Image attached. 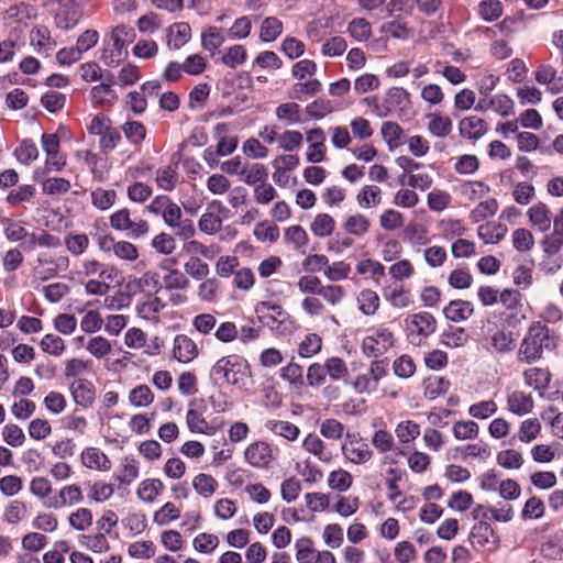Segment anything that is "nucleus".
Masks as SVG:
<instances>
[{"label": "nucleus", "instance_id": "obj_1", "mask_svg": "<svg viewBox=\"0 0 563 563\" xmlns=\"http://www.w3.org/2000/svg\"><path fill=\"white\" fill-rule=\"evenodd\" d=\"M558 346V339L542 322H532L525 334L517 357L520 363L533 364L543 357L544 351L552 352Z\"/></svg>", "mask_w": 563, "mask_h": 563}, {"label": "nucleus", "instance_id": "obj_2", "mask_svg": "<svg viewBox=\"0 0 563 563\" xmlns=\"http://www.w3.org/2000/svg\"><path fill=\"white\" fill-rule=\"evenodd\" d=\"M251 375V368L245 358L231 354L219 358L209 372V378L213 386L227 383L233 386H242Z\"/></svg>", "mask_w": 563, "mask_h": 563}, {"label": "nucleus", "instance_id": "obj_3", "mask_svg": "<svg viewBox=\"0 0 563 563\" xmlns=\"http://www.w3.org/2000/svg\"><path fill=\"white\" fill-rule=\"evenodd\" d=\"M88 132L99 136V147L106 154L114 150L121 142L120 130L114 128L111 120L102 114L92 118Z\"/></svg>", "mask_w": 563, "mask_h": 563}, {"label": "nucleus", "instance_id": "obj_4", "mask_svg": "<svg viewBox=\"0 0 563 563\" xmlns=\"http://www.w3.org/2000/svg\"><path fill=\"white\" fill-rule=\"evenodd\" d=\"M408 338L412 344L419 345L422 339L428 338L437 330L435 318L427 311L408 316L405 320Z\"/></svg>", "mask_w": 563, "mask_h": 563}, {"label": "nucleus", "instance_id": "obj_5", "mask_svg": "<svg viewBox=\"0 0 563 563\" xmlns=\"http://www.w3.org/2000/svg\"><path fill=\"white\" fill-rule=\"evenodd\" d=\"M394 345V334L387 328H377L362 341V352L367 357H378Z\"/></svg>", "mask_w": 563, "mask_h": 563}, {"label": "nucleus", "instance_id": "obj_6", "mask_svg": "<svg viewBox=\"0 0 563 563\" xmlns=\"http://www.w3.org/2000/svg\"><path fill=\"white\" fill-rule=\"evenodd\" d=\"M110 225L117 231H128L131 239H140L148 232L147 221L140 219L131 220V212L128 208H122L110 216Z\"/></svg>", "mask_w": 563, "mask_h": 563}, {"label": "nucleus", "instance_id": "obj_7", "mask_svg": "<svg viewBox=\"0 0 563 563\" xmlns=\"http://www.w3.org/2000/svg\"><path fill=\"white\" fill-rule=\"evenodd\" d=\"M388 362L386 360H375L371 363L367 373L358 375L353 383L354 390L357 394H371L378 387L379 380L387 373Z\"/></svg>", "mask_w": 563, "mask_h": 563}, {"label": "nucleus", "instance_id": "obj_8", "mask_svg": "<svg viewBox=\"0 0 563 563\" xmlns=\"http://www.w3.org/2000/svg\"><path fill=\"white\" fill-rule=\"evenodd\" d=\"M96 241L102 252H113L114 255L124 261H135L139 257L137 249L128 241L115 242L110 234H97Z\"/></svg>", "mask_w": 563, "mask_h": 563}, {"label": "nucleus", "instance_id": "obj_9", "mask_svg": "<svg viewBox=\"0 0 563 563\" xmlns=\"http://www.w3.org/2000/svg\"><path fill=\"white\" fill-rule=\"evenodd\" d=\"M128 56L126 42L125 40H119L109 37L103 41V48L101 53V60L110 67L118 66Z\"/></svg>", "mask_w": 563, "mask_h": 563}, {"label": "nucleus", "instance_id": "obj_10", "mask_svg": "<svg viewBox=\"0 0 563 563\" xmlns=\"http://www.w3.org/2000/svg\"><path fill=\"white\" fill-rule=\"evenodd\" d=\"M69 390L77 406L82 408H89L92 406L96 398V391L95 386L90 380L85 378L76 379L70 384Z\"/></svg>", "mask_w": 563, "mask_h": 563}, {"label": "nucleus", "instance_id": "obj_11", "mask_svg": "<svg viewBox=\"0 0 563 563\" xmlns=\"http://www.w3.org/2000/svg\"><path fill=\"white\" fill-rule=\"evenodd\" d=\"M82 500L81 489L78 485L71 484L64 486L58 495L49 498L45 506L48 508L59 509L65 506H73L79 504Z\"/></svg>", "mask_w": 563, "mask_h": 563}, {"label": "nucleus", "instance_id": "obj_12", "mask_svg": "<svg viewBox=\"0 0 563 563\" xmlns=\"http://www.w3.org/2000/svg\"><path fill=\"white\" fill-rule=\"evenodd\" d=\"M343 455L354 464H364L371 460L373 452L362 439H353L342 445Z\"/></svg>", "mask_w": 563, "mask_h": 563}, {"label": "nucleus", "instance_id": "obj_13", "mask_svg": "<svg viewBox=\"0 0 563 563\" xmlns=\"http://www.w3.org/2000/svg\"><path fill=\"white\" fill-rule=\"evenodd\" d=\"M80 12L75 0H67L62 3L55 14V24L62 30L73 29L79 21Z\"/></svg>", "mask_w": 563, "mask_h": 563}, {"label": "nucleus", "instance_id": "obj_14", "mask_svg": "<svg viewBox=\"0 0 563 563\" xmlns=\"http://www.w3.org/2000/svg\"><path fill=\"white\" fill-rule=\"evenodd\" d=\"M487 130L486 121L476 115L466 117L459 123L461 136L470 140H479L487 133Z\"/></svg>", "mask_w": 563, "mask_h": 563}, {"label": "nucleus", "instance_id": "obj_15", "mask_svg": "<svg viewBox=\"0 0 563 563\" xmlns=\"http://www.w3.org/2000/svg\"><path fill=\"white\" fill-rule=\"evenodd\" d=\"M198 354V349L192 339L186 334H177L174 339L173 356L175 360L188 363Z\"/></svg>", "mask_w": 563, "mask_h": 563}, {"label": "nucleus", "instance_id": "obj_16", "mask_svg": "<svg viewBox=\"0 0 563 563\" xmlns=\"http://www.w3.org/2000/svg\"><path fill=\"white\" fill-rule=\"evenodd\" d=\"M245 459L252 466H267L272 460L271 446L263 441L254 442L246 448Z\"/></svg>", "mask_w": 563, "mask_h": 563}, {"label": "nucleus", "instance_id": "obj_17", "mask_svg": "<svg viewBox=\"0 0 563 563\" xmlns=\"http://www.w3.org/2000/svg\"><path fill=\"white\" fill-rule=\"evenodd\" d=\"M30 40L36 52L45 56H48L56 46V42L51 37L48 29L43 25L32 29Z\"/></svg>", "mask_w": 563, "mask_h": 563}, {"label": "nucleus", "instance_id": "obj_18", "mask_svg": "<svg viewBox=\"0 0 563 563\" xmlns=\"http://www.w3.org/2000/svg\"><path fill=\"white\" fill-rule=\"evenodd\" d=\"M474 313V307L471 301L463 299L451 300L443 309L445 318L452 322H462L467 320Z\"/></svg>", "mask_w": 563, "mask_h": 563}, {"label": "nucleus", "instance_id": "obj_19", "mask_svg": "<svg viewBox=\"0 0 563 563\" xmlns=\"http://www.w3.org/2000/svg\"><path fill=\"white\" fill-rule=\"evenodd\" d=\"M527 216L532 225L541 232H547L551 227V210L544 202H538L529 208Z\"/></svg>", "mask_w": 563, "mask_h": 563}, {"label": "nucleus", "instance_id": "obj_20", "mask_svg": "<svg viewBox=\"0 0 563 563\" xmlns=\"http://www.w3.org/2000/svg\"><path fill=\"white\" fill-rule=\"evenodd\" d=\"M82 464L92 470L109 471L111 462L109 457L97 448H88L81 453Z\"/></svg>", "mask_w": 563, "mask_h": 563}, {"label": "nucleus", "instance_id": "obj_21", "mask_svg": "<svg viewBox=\"0 0 563 563\" xmlns=\"http://www.w3.org/2000/svg\"><path fill=\"white\" fill-rule=\"evenodd\" d=\"M551 373L548 368L531 367L523 372L526 385L537 390H547L551 383Z\"/></svg>", "mask_w": 563, "mask_h": 563}, {"label": "nucleus", "instance_id": "obj_22", "mask_svg": "<svg viewBox=\"0 0 563 563\" xmlns=\"http://www.w3.org/2000/svg\"><path fill=\"white\" fill-rule=\"evenodd\" d=\"M191 36L190 25L186 22H177L167 29V44L174 49L184 46Z\"/></svg>", "mask_w": 563, "mask_h": 563}, {"label": "nucleus", "instance_id": "obj_23", "mask_svg": "<svg viewBox=\"0 0 563 563\" xmlns=\"http://www.w3.org/2000/svg\"><path fill=\"white\" fill-rule=\"evenodd\" d=\"M380 33L390 34L393 38L406 41L411 37L412 30L408 26V23L399 15L395 16L394 20L385 22L380 26Z\"/></svg>", "mask_w": 563, "mask_h": 563}, {"label": "nucleus", "instance_id": "obj_24", "mask_svg": "<svg viewBox=\"0 0 563 563\" xmlns=\"http://www.w3.org/2000/svg\"><path fill=\"white\" fill-rule=\"evenodd\" d=\"M509 410L518 416L529 413L533 408V399L523 391H514L508 396Z\"/></svg>", "mask_w": 563, "mask_h": 563}, {"label": "nucleus", "instance_id": "obj_25", "mask_svg": "<svg viewBox=\"0 0 563 563\" xmlns=\"http://www.w3.org/2000/svg\"><path fill=\"white\" fill-rule=\"evenodd\" d=\"M494 530L488 522L481 520L476 523L470 533V541L476 550L484 549L493 537Z\"/></svg>", "mask_w": 563, "mask_h": 563}, {"label": "nucleus", "instance_id": "obj_26", "mask_svg": "<svg viewBox=\"0 0 563 563\" xmlns=\"http://www.w3.org/2000/svg\"><path fill=\"white\" fill-rule=\"evenodd\" d=\"M120 484L129 485L139 477V462L133 456H125L114 475Z\"/></svg>", "mask_w": 563, "mask_h": 563}, {"label": "nucleus", "instance_id": "obj_27", "mask_svg": "<svg viewBox=\"0 0 563 563\" xmlns=\"http://www.w3.org/2000/svg\"><path fill=\"white\" fill-rule=\"evenodd\" d=\"M296 560L298 563H314L318 550L309 537H301L295 542Z\"/></svg>", "mask_w": 563, "mask_h": 563}, {"label": "nucleus", "instance_id": "obj_28", "mask_svg": "<svg viewBox=\"0 0 563 563\" xmlns=\"http://www.w3.org/2000/svg\"><path fill=\"white\" fill-rule=\"evenodd\" d=\"M369 225V220L365 216L356 213L346 217L342 228L346 233L351 235L362 236L368 232Z\"/></svg>", "mask_w": 563, "mask_h": 563}, {"label": "nucleus", "instance_id": "obj_29", "mask_svg": "<svg viewBox=\"0 0 563 563\" xmlns=\"http://www.w3.org/2000/svg\"><path fill=\"white\" fill-rule=\"evenodd\" d=\"M165 486L158 478H150L141 482L137 488V496L145 503H153L164 490Z\"/></svg>", "mask_w": 563, "mask_h": 563}, {"label": "nucleus", "instance_id": "obj_30", "mask_svg": "<svg viewBox=\"0 0 563 563\" xmlns=\"http://www.w3.org/2000/svg\"><path fill=\"white\" fill-rule=\"evenodd\" d=\"M268 176L267 168L265 165L254 163L245 165L240 172V178L247 185H254L260 181H264Z\"/></svg>", "mask_w": 563, "mask_h": 563}, {"label": "nucleus", "instance_id": "obj_31", "mask_svg": "<svg viewBox=\"0 0 563 563\" xmlns=\"http://www.w3.org/2000/svg\"><path fill=\"white\" fill-rule=\"evenodd\" d=\"M265 427L273 433L280 435L289 441H295L299 435V428L289 421L268 420Z\"/></svg>", "mask_w": 563, "mask_h": 563}, {"label": "nucleus", "instance_id": "obj_32", "mask_svg": "<svg viewBox=\"0 0 563 563\" xmlns=\"http://www.w3.org/2000/svg\"><path fill=\"white\" fill-rule=\"evenodd\" d=\"M356 200L362 208L375 207L382 201V190L377 186L366 185L357 194Z\"/></svg>", "mask_w": 563, "mask_h": 563}, {"label": "nucleus", "instance_id": "obj_33", "mask_svg": "<svg viewBox=\"0 0 563 563\" xmlns=\"http://www.w3.org/2000/svg\"><path fill=\"white\" fill-rule=\"evenodd\" d=\"M349 34L357 42L367 41L372 34V25L364 18H354L347 24Z\"/></svg>", "mask_w": 563, "mask_h": 563}, {"label": "nucleus", "instance_id": "obj_34", "mask_svg": "<svg viewBox=\"0 0 563 563\" xmlns=\"http://www.w3.org/2000/svg\"><path fill=\"white\" fill-rule=\"evenodd\" d=\"M322 88V85L319 79L312 78L305 82H297L291 87L290 98L302 100L303 96H314Z\"/></svg>", "mask_w": 563, "mask_h": 563}, {"label": "nucleus", "instance_id": "obj_35", "mask_svg": "<svg viewBox=\"0 0 563 563\" xmlns=\"http://www.w3.org/2000/svg\"><path fill=\"white\" fill-rule=\"evenodd\" d=\"M335 228L334 219L328 213L317 214L310 229L316 236L324 238L332 234Z\"/></svg>", "mask_w": 563, "mask_h": 563}, {"label": "nucleus", "instance_id": "obj_36", "mask_svg": "<svg viewBox=\"0 0 563 563\" xmlns=\"http://www.w3.org/2000/svg\"><path fill=\"white\" fill-rule=\"evenodd\" d=\"M187 423L192 432L212 435L216 432L214 427L210 426L200 412L189 409L187 412Z\"/></svg>", "mask_w": 563, "mask_h": 563}, {"label": "nucleus", "instance_id": "obj_37", "mask_svg": "<svg viewBox=\"0 0 563 563\" xmlns=\"http://www.w3.org/2000/svg\"><path fill=\"white\" fill-rule=\"evenodd\" d=\"M498 210V202L495 198L487 199L479 202L475 209L471 212V220L474 223L482 222L489 217H493Z\"/></svg>", "mask_w": 563, "mask_h": 563}, {"label": "nucleus", "instance_id": "obj_38", "mask_svg": "<svg viewBox=\"0 0 563 563\" xmlns=\"http://www.w3.org/2000/svg\"><path fill=\"white\" fill-rule=\"evenodd\" d=\"M357 302L360 310L364 314L373 316L379 307V297L375 291L371 289H364L360 292Z\"/></svg>", "mask_w": 563, "mask_h": 563}, {"label": "nucleus", "instance_id": "obj_39", "mask_svg": "<svg viewBox=\"0 0 563 563\" xmlns=\"http://www.w3.org/2000/svg\"><path fill=\"white\" fill-rule=\"evenodd\" d=\"M192 486L199 495L208 498L214 494L218 483L211 475L200 473L194 478Z\"/></svg>", "mask_w": 563, "mask_h": 563}, {"label": "nucleus", "instance_id": "obj_40", "mask_svg": "<svg viewBox=\"0 0 563 563\" xmlns=\"http://www.w3.org/2000/svg\"><path fill=\"white\" fill-rule=\"evenodd\" d=\"M122 132L126 140L133 144L139 145L146 136V128L139 121H128L122 125Z\"/></svg>", "mask_w": 563, "mask_h": 563}, {"label": "nucleus", "instance_id": "obj_41", "mask_svg": "<svg viewBox=\"0 0 563 563\" xmlns=\"http://www.w3.org/2000/svg\"><path fill=\"white\" fill-rule=\"evenodd\" d=\"M280 377L295 388H302L305 386L303 368L296 363H289L284 366L280 369Z\"/></svg>", "mask_w": 563, "mask_h": 563}, {"label": "nucleus", "instance_id": "obj_42", "mask_svg": "<svg viewBox=\"0 0 563 563\" xmlns=\"http://www.w3.org/2000/svg\"><path fill=\"white\" fill-rule=\"evenodd\" d=\"M431 120L428 124L429 132L437 137H444L452 131V122L449 117H442L439 114L430 115Z\"/></svg>", "mask_w": 563, "mask_h": 563}, {"label": "nucleus", "instance_id": "obj_43", "mask_svg": "<svg viewBox=\"0 0 563 563\" xmlns=\"http://www.w3.org/2000/svg\"><path fill=\"white\" fill-rule=\"evenodd\" d=\"M467 334L463 328L450 327L441 334V343L449 347H459L466 343Z\"/></svg>", "mask_w": 563, "mask_h": 563}, {"label": "nucleus", "instance_id": "obj_44", "mask_svg": "<svg viewBox=\"0 0 563 563\" xmlns=\"http://www.w3.org/2000/svg\"><path fill=\"white\" fill-rule=\"evenodd\" d=\"M496 460L498 465L507 470H518L523 464V457L521 453L512 449L500 451L497 454Z\"/></svg>", "mask_w": 563, "mask_h": 563}, {"label": "nucleus", "instance_id": "obj_45", "mask_svg": "<svg viewBox=\"0 0 563 563\" xmlns=\"http://www.w3.org/2000/svg\"><path fill=\"white\" fill-rule=\"evenodd\" d=\"M322 347V339L317 333L306 335L305 340L299 344L298 353L301 357H311L318 354Z\"/></svg>", "mask_w": 563, "mask_h": 563}, {"label": "nucleus", "instance_id": "obj_46", "mask_svg": "<svg viewBox=\"0 0 563 563\" xmlns=\"http://www.w3.org/2000/svg\"><path fill=\"white\" fill-rule=\"evenodd\" d=\"M115 199L117 192L113 189L97 188L91 192L92 205L100 210H107L112 207Z\"/></svg>", "mask_w": 563, "mask_h": 563}, {"label": "nucleus", "instance_id": "obj_47", "mask_svg": "<svg viewBox=\"0 0 563 563\" xmlns=\"http://www.w3.org/2000/svg\"><path fill=\"white\" fill-rule=\"evenodd\" d=\"M106 534L107 533H97L95 536L81 534L79 542L95 553H102L109 550V542Z\"/></svg>", "mask_w": 563, "mask_h": 563}, {"label": "nucleus", "instance_id": "obj_48", "mask_svg": "<svg viewBox=\"0 0 563 563\" xmlns=\"http://www.w3.org/2000/svg\"><path fill=\"white\" fill-rule=\"evenodd\" d=\"M68 522L74 529L85 531L92 525V512L88 508H78L69 515Z\"/></svg>", "mask_w": 563, "mask_h": 563}, {"label": "nucleus", "instance_id": "obj_49", "mask_svg": "<svg viewBox=\"0 0 563 563\" xmlns=\"http://www.w3.org/2000/svg\"><path fill=\"white\" fill-rule=\"evenodd\" d=\"M154 395L147 385H139L129 394L130 402L135 407H146L153 402Z\"/></svg>", "mask_w": 563, "mask_h": 563}, {"label": "nucleus", "instance_id": "obj_50", "mask_svg": "<svg viewBox=\"0 0 563 563\" xmlns=\"http://www.w3.org/2000/svg\"><path fill=\"white\" fill-rule=\"evenodd\" d=\"M282 31V22L277 18L271 16L263 21L260 36L264 42H272L280 35Z\"/></svg>", "mask_w": 563, "mask_h": 563}, {"label": "nucleus", "instance_id": "obj_51", "mask_svg": "<svg viewBox=\"0 0 563 563\" xmlns=\"http://www.w3.org/2000/svg\"><path fill=\"white\" fill-rule=\"evenodd\" d=\"M426 396L435 399L438 396L445 394L450 388V382L441 376H431L426 382Z\"/></svg>", "mask_w": 563, "mask_h": 563}, {"label": "nucleus", "instance_id": "obj_52", "mask_svg": "<svg viewBox=\"0 0 563 563\" xmlns=\"http://www.w3.org/2000/svg\"><path fill=\"white\" fill-rule=\"evenodd\" d=\"M478 424L472 420H460L453 426V434L457 440L475 439L478 435Z\"/></svg>", "mask_w": 563, "mask_h": 563}, {"label": "nucleus", "instance_id": "obj_53", "mask_svg": "<svg viewBox=\"0 0 563 563\" xmlns=\"http://www.w3.org/2000/svg\"><path fill=\"white\" fill-rule=\"evenodd\" d=\"M305 111L310 118L320 120L331 113L333 111V107L330 100L319 98L307 104Z\"/></svg>", "mask_w": 563, "mask_h": 563}, {"label": "nucleus", "instance_id": "obj_54", "mask_svg": "<svg viewBox=\"0 0 563 563\" xmlns=\"http://www.w3.org/2000/svg\"><path fill=\"white\" fill-rule=\"evenodd\" d=\"M396 434L400 442L409 443L420 434V427L411 420L401 421L396 428Z\"/></svg>", "mask_w": 563, "mask_h": 563}, {"label": "nucleus", "instance_id": "obj_55", "mask_svg": "<svg viewBox=\"0 0 563 563\" xmlns=\"http://www.w3.org/2000/svg\"><path fill=\"white\" fill-rule=\"evenodd\" d=\"M279 147L286 152H292L301 146L302 134L299 131L287 130L277 137Z\"/></svg>", "mask_w": 563, "mask_h": 563}, {"label": "nucleus", "instance_id": "obj_56", "mask_svg": "<svg viewBox=\"0 0 563 563\" xmlns=\"http://www.w3.org/2000/svg\"><path fill=\"white\" fill-rule=\"evenodd\" d=\"M492 346L498 353H509L515 347V340L510 332L496 331L490 339Z\"/></svg>", "mask_w": 563, "mask_h": 563}, {"label": "nucleus", "instance_id": "obj_57", "mask_svg": "<svg viewBox=\"0 0 563 563\" xmlns=\"http://www.w3.org/2000/svg\"><path fill=\"white\" fill-rule=\"evenodd\" d=\"M327 374L333 380H340L347 376L349 371L345 362L340 357H330L323 364Z\"/></svg>", "mask_w": 563, "mask_h": 563}, {"label": "nucleus", "instance_id": "obj_58", "mask_svg": "<svg viewBox=\"0 0 563 563\" xmlns=\"http://www.w3.org/2000/svg\"><path fill=\"white\" fill-rule=\"evenodd\" d=\"M353 482L352 475L344 471L338 470L330 473L328 478V484L332 489H336L339 492L347 490Z\"/></svg>", "mask_w": 563, "mask_h": 563}, {"label": "nucleus", "instance_id": "obj_59", "mask_svg": "<svg viewBox=\"0 0 563 563\" xmlns=\"http://www.w3.org/2000/svg\"><path fill=\"white\" fill-rule=\"evenodd\" d=\"M490 188L483 181H464L461 185V194L468 200H476L489 192Z\"/></svg>", "mask_w": 563, "mask_h": 563}, {"label": "nucleus", "instance_id": "obj_60", "mask_svg": "<svg viewBox=\"0 0 563 563\" xmlns=\"http://www.w3.org/2000/svg\"><path fill=\"white\" fill-rule=\"evenodd\" d=\"M221 227L222 217L209 211L203 213L198 221L199 230L210 235L217 233Z\"/></svg>", "mask_w": 563, "mask_h": 563}, {"label": "nucleus", "instance_id": "obj_61", "mask_svg": "<svg viewBox=\"0 0 563 563\" xmlns=\"http://www.w3.org/2000/svg\"><path fill=\"white\" fill-rule=\"evenodd\" d=\"M40 345L43 352L54 356L62 355L65 350L64 340L60 336L52 333L44 335Z\"/></svg>", "mask_w": 563, "mask_h": 563}, {"label": "nucleus", "instance_id": "obj_62", "mask_svg": "<svg viewBox=\"0 0 563 563\" xmlns=\"http://www.w3.org/2000/svg\"><path fill=\"white\" fill-rule=\"evenodd\" d=\"M478 9L481 16L488 22L497 20L503 14V4L499 0H483Z\"/></svg>", "mask_w": 563, "mask_h": 563}, {"label": "nucleus", "instance_id": "obj_63", "mask_svg": "<svg viewBox=\"0 0 563 563\" xmlns=\"http://www.w3.org/2000/svg\"><path fill=\"white\" fill-rule=\"evenodd\" d=\"M536 196V189L534 187L527 183V181H520L515 186V189L512 191L514 200L521 206L529 205L532 199Z\"/></svg>", "mask_w": 563, "mask_h": 563}, {"label": "nucleus", "instance_id": "obj_64", "mask_svg": "<svg viewBox=\"0 0 563 563\" xmlns=\"http://www.w3.org/2000/svg\"><path fill=\"white\" fill-rule=\"evenodd\" d=\"M246 56L247 53L244 46L233 45L228 49L227 54L221 57V62L230 68H235L246 60Z\"/></svg>", "mask_w": 563, "mask_h": 563}]
</instances>
